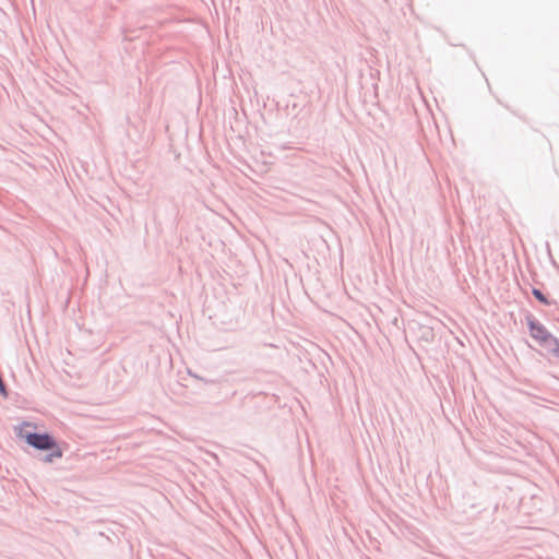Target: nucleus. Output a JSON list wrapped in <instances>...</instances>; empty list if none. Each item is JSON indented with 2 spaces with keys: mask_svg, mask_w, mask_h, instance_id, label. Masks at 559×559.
Here are the masks:
<instances>
[{
  "mask_svg": "<svg viewBox=\"0 0 559 559\" xmlns=\"http://www.w3.org/2000/svg\"><path fill=\"white\" fill-rule=\"evenodd\" d=\"M532 293L535 296V298L543 302L544 305L550 304L549 300L543 295V293L539 289L534 288Z\"/></svg>",
  "mask_w": 559,
  "mask_h": 559,
  "instance_id": "obj_3",
  "label": "nucleus"
},
{
  "mask_svg": "<svg viewBox=\"0 0 559 559\" xmlns=\"http://www.w3.org/2000/svg\"><path fill=\"white\" fill-rule=\"evenodd\" d=\"M531 336L547 352L559 355V341L552 336L544 325L535 320L528 321Z\"/></svg>",
  "mask_w": 559,
  "mask_h": 559,
  "instance_id": "obj_1",
  "label": "nucleus"
},
{
  "mask_svg": "<svg viewBox=\"0 0 559 559\" xmlns=\"http://www.w3.org/2000/svg\"><path fill=\"white\" fill-rule=\"evenodd\" d=\"M24 437L26 442L36 449L52 450L47 461L50 462L52 459H60L62 456L61 449L56 444L55 440L49 435L27 433Z\"/></svg>",
  "mask_w": 559,
  "mask_h": 559,
  "instance_id": "obj_2",
  "label": "nucleus"
}]
</instances>
